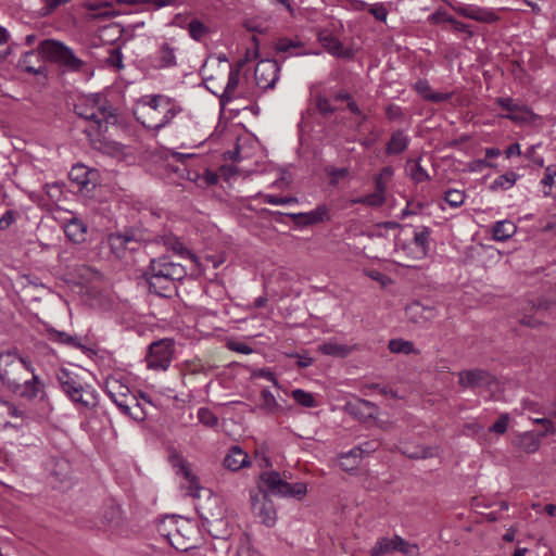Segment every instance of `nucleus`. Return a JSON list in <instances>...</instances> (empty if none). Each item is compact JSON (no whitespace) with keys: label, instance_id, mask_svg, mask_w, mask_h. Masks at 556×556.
Masks as SVG:
<instances>
[{"label":"nucleus","instance_id":"64","mask_svg":"<svg viewBox=\"0 0 556 556\" xmlns=\"http://www.w3.org/2000/svg\"><path fill=\"white\" fill-rule=\"evenodd\" d=\"M108 64L117 68L123 67V54L119 49H111L110 55L106 60Z\"/></svg>","mask_w":556,"mask_h":556},{"label":"nucleus","instance_id":"50","mask_svg":"<svg viewBox=\"0 0 556 556\" xmlns=\"http://www.w3.org/2000/svg\"><path fill=\"white\" fill-rule=\"evenodd\" d=\"M293 400L306 408H312L316 406V401L312 393L306 392L302 389H295L292 391Z\"/></svg>","mask_w":556,"mask_h":556},{"label":"nucleus","instance_id":"25","mask_svg":"<svg viewBox=\"0 0 556 556\" xmlns=\"http://www.w3.org/2000/svg\"><path fill=\"white\" fill-rule=\"evenodd\" d=\"M63 187L64 185L58 181L46 184L43 187L45 194L37 195V205L46 210L43 215H47L50 208L58 206L56 203L63 197Z\"/></svg>","mask_w":556,"mask_h":556},{"label":"nucleus","instance_id":"8","mask_svg":"<svg viewBox=\"0 0 556 556\" xmlns=\"http://www.w3.org/2000/svg\"><path fill=\"white\" fill-rule=\"evenodd\" d=\"M58 381L63 392L74 402L85 407H94L98 404V394L93 388L83 384L78 376L65 368L58 372Z\"/></svg>","mask_w":556,"mask_h":556},{"label":"nucleus","instance_id":"45","mask_svg":"<svg viewBox=\"0 0 556 556\" xmlns=\"http://www.w3.org/2000/svg\"><path fill=\"white\" fill-rule=\"evenodd\" d=\"M395 535L391 539L380 538L371 548V556H384L396 552Z\"/></svg>","mask_w":556,"mask_h":556},{"label":"nucleus","instance_id":"51","mask_svg":"<svg viewBox=\"0 0 556 556\" xmlns=\"http://www.w3.org/2000/svg\"><path fill=\"white\" fill-rule=\"evenodd\" d=\"M199 421L208 428H214L218 424V417L207 407H200L198 409Z\"/></svg>","mask_w":556,"mask_h":556},{"label":"nucleus","instance_id":"22","mask_svg":"<svg viewBox=\"0 0 556 556\" xmlns=\"http://www.w3.org/2000/svg\"><path fill=\"white\" fill-rule=\"evenodd\" d=\"M104 392L114 404L119 401L125 402V399H128V401L134 400V394H131L129 387L121 378L114 376L105 379Z\"/></svg>","mask_w":556,"mask_h":556},{"label":"nucleus","instance_id":"48","mask_svg":"<svg viewBox=\"0 0 556 556\" xmlns=\"http://www.w3.org/2000/svg\"><path fill=\"white\" fill-rule=\"evenodd\" d=\"M396 552L402 553L405 556H420V548L415 543H409L400 535H395Z\"/></svg>","mask_w":556,"mask_h":556},{"label":"nucleus","instance_id":"20","mask_svg":"<svg viewBox=\"0 0 556 556\" xmlns=\"http://www.w3.org/2000/svg\"><path fill=\"white\" fill-rule=\"evenodd\" d=\"M451 7L457 14L477 22L491 24L498 20V16L486 8L465 3H456Z\"/></svg>","mask_w":556,"mask_h":556},{"label":"nucleus","instance_id":"2","mask_svg":"<svg viewBox=\"0 0 556 556\" xmlns=\"http://www.w3.org/2000/svg\"><path fill=\"white\" fill-rule=\"evenodd\" d=\"M0 382L15 394L35 396V371L30 358L23 357L16 349L0 352Z\"/></svg>","mask_w":556,"mask_h":556},{"label":"nucleus","instance_id":"63","mask_svg":"<svg viewBox=\"0 0 556 556\" xmlns=\"http://www.w3.org/2000/svg\"><path fill=\"white\" fill-rule=\"evenodd\" d=\"M386 116L389 121H399L404 117V113L401 106L390 104L386 108Z\"/></svg>","mask_w":556,"mask_h":556},{"label":"nucleus","instance_id":"43","mask_svg":"<svg viewBox=\"0 0 556 556\" xmlns=\"http://www.w3.org/2000/svg\"><path fill=\"white\" fill-rule=\"evenodd\" d=\"M351 348L345 344H340L333 341H327L319 345V351L324 355H329L333 357H345L351 353Z\"/></svg>","mask_w":556,"mask_h":556},{"label":"nucleus","instance_id":"12","mask_svg":"<svg viewBox=\"0 0 556 556\" xmlns=\"http://www.w3.org/2000/svg\"><path fill=\"white\" fill-rule=\"evenodd\" d=\"M174 340L161 339L152 342L149 346V352L146 357L148 368L154 370H166L170 366L174 355Z\"/></svg>","mask_w":556,"mask_h":556},{"label":"nucleus","instance_id":"13","mask_svg":"<svg viewBox=\"0 0 556 556\" xmlns=\"http://www.w3.org/2000/svg\"><path fill=\"white\" fill-rule=\"evenodd\" d=\"M271 215L288 216L294 220L295 225L299 228H305L308 226H314L331 220L330 211L326 204H318L314 210L309 212L281 213L279 211H275L271 212Z\"/></svg>","mask_w":556,"mask_h":556},{"label":"nucleus","instance_id":"39","mask_svg":"<svg viewBox=\"0 0 556 556\" xmlns=\"http://www.w3.org/2000/svg\"><path fill=\"white\" fill-rule=\"evenodd\" d=\"M430 228L422 226L414 232V244L417 249V258H424L429 252Z\"/></svg>","mask_w":556,"mask_h":556},{"label":"nucleus","instance_id":"56","mask_svg":"<svg viewBox=\"0 0 556 556\" xmlns=\"http://www.w3.org/2000/svg\"><path fill=\"white\" fill-rule=\"evenodd\" d=\"M315 103L317 111L324 116H329L334 112V108L331 105L330 101L323 94L316 96Z\"/></svg>","mask_w":556,"mask_h":556},{"label":"nucleus","instance_id":"46","mask_svg":"<svg viewBox=\"0 0 556 556\" xmlns=\"http://www.w3.org/2000/svg\"><path fill=\"white\" fill-rule=\"evenodd\" d=\"M362 458L361 453L357 450L352 448L348 453L342 454L339 457V466L345 471H351L359 465Z\"/></svg>","mask_w":556,"mask_h":556},{"label":"nucleus","instance_id":"21","mask_svg":"<svg viewBox=\"0 0 556 556\" xmlns=\"http://www.w3.org/2000/svg\"><path fill=\"white\" fill-rule=\"evenodd\" d=\"M345 412L358 420H368L376 417L377 406L370 401L355 397L344 406Z\"/></svg>","mask_w":556,"mask_h":556},{"label":"nucleus","instance_id":"47","mask_svg":"<svg viewBox=\"0 0 556 556\" xmlns=\"http://www.w3.org/2000/svg\"><path fill=\"white\" fill-rule=\"evenodd\" d=\"M388 348L390 352L392 353H403V354H410L415 352L414 343L412 341H407L404 339H392L389 341Z\"/></svg>","mask_w":556,"mask_h":556},{"label":"nucleus","instance_id":"32","mask_svg":"<svg viewBox=\"0 0 556 556\" xmlns=\"http://www.w3.org/2000/svg\"><path fill=\"white\" fill-rule=\"evenodd\" d=\"M226 468L237 471L249 465L248 454L238 445L232 446L224 458Z\"/></svg>","mask_w":556,"mask_h":556},{"label":"nucleus","instance_id":"55","mask_svg":"<svg viewBox=\"0 0 556 556\" xmlns=\"http://www.w3.org/2000/svg\"><path fill=\"white\" fill-rule=\"evenodd\" d=\"M394 174V169L391 166L383 167L377 176L374 178L375 189H377V184L379 182L382 186V192L386 193L387 184L391 179Z\"/></svg>","mask_w":556,"mask_h":556},{"label":"nucleus","instance_id":"23","mask_svg":"<svg viewBox=\"0 0 556 556\" xmlns=\"http://www.w3.org/2000/svg\"><path fill=\"white\" fill-rule=\"evenodd\" d=\"M149 270L151 273L159 274V270H163L165 275L170 277H186L187 269L179 263L170 260L168 256H161L159 258H152L150 262Z\"/></svg>","mask_w":556,"mask_h":556},{"label":"nucleus","instance_id":"4","mask_svg":"<svg viewBox=\"0 0 556 556\" xmlns=\"http://www.w3.org/2000/svg\"><path fill=\"white\" fill-rule=\"evenodd\" d=\"M74 111L79 117L92 121L99 132L102 131L103 127L106 129L109 124L117 123L114 108L102 93H90L81 97L75 104Z\"/></svg>","mask_w":556,"mask_h":556},{"label":"nucleus","instance_id":"34","mask_svg":"<svg viewBox=\"0 0 556 556\" xmlns=\"http://www.w3.org/2000/svg\"><path fill=\"white\" fill-rule=\"evenodd\" d=\"M46 331L48 339L52 342L64 344L74 349L85 350V345L81 343V339L78 336H72L53 328H47Z\"/></svg>","mask_w":556,"mask_h":556},{"label":"nucleus","instance_id":"5","mask_svg":"<svg viewBox=\"0 0 556 556\" xmlns=\"http://www.w3.org/2000/svg\"><path fill=\"white\" fill-rule=\"evenodd\" d=\"M50 219L60 225L61 229H63L66 238L71 242L80 244L86 241L88 226L84 219L78 217L74 212L63 210L60 206H54L49 210L47 215H42L37 228Z\"/></svg>","mask_w":556,"mask_h":556},{"label":"nucleus","instance_id":"6","mask_svg":"<svg viewBox=\"0 0 556 556\" xmlns=\"http://www.w3.org/2000/svg\"><path fill=\"white\" fill-rule=\"evenodd\" d=\"M157 531L177 551H188L193 547V527L187 519L167 516L159 522Z\"/></svg>","mask_w":556,"mask_h":556},{"label":"nucleus","instance_id":"1","mask_svg":"<svg viewBox=\"0 0 556 556\" xmlns=\"http://www.w3.org/2000/svg\"><path fill=\"white\" fill-rule=\"evenodd\" d=\"M134 114L141 125L151 131L159 132L169 126L176 117L193 124L190 116L184 114L181 105L164 94H147L137 102Z\"/></svg>","mask_w":556,"mask_h":556},{"label":"nucleus","instance_id":"40","mask_svg":"<svg viewBox=\"0 0 556 556\" xmlns=\"http://www.w3.org/2000/svg\"><path fill=\"white\" fill-rule=\"evenodd\" d=\"M405 170L415 184H421L430 180L427 170L420 165V159H408L405 164Z\"/></svg>","mask_w":556,"mask_h":556},{"label":"nucleus","instance_id":"53","mask_svg":"<svg viewBox=\"0 0 556 556\" xmlns=\"http://www.w3.org/2000/svg\"><path fill=\"white\" fill-rule=\"evenodd\" d=\"M465 192L457 189H450L444 195L446 203L454 208L459 207L465 202Z\"/></svg>","mask_w":556,"mask_h":556},{"label":"nucleus","instance_id":"10","mask_svg":"<svg viewBox=\"0 0 556 556\" xmlns=\"http://www.w3.org/2000/svg\"><path fill=\"white\" fill-rule=\"evenodd\" d=\"M146 233L138 228H125L108 236L106 242L111 252L117 258H124L127 252H136L143 242H147Z\"/></svg>","mask_w":556,"mask_h":556},{"label":"nucleus","instance_id":"61","mask_svg":"<svg viewBox=\"0 0 556 556\" xmlns=\"http://www.w3.org/2000/svg\"><path fill=\"white\" fill-rule=\"evenodd\" d=\"M237 556H260V554L252 547L249 539L241 540Z\"/></svg>","mask_w":556,"mask_h":556},{"label":"nucleus","instance_id":"57","mask_svg":"<svg viewBox=\"0 0 556 556\" xmlns=\"http://www.w3.org/2000/svg\"><path fill=\"white\" fill-rule=\"evenodd\" d=\"M368 12L379 22H387V17L389 14L388 9L383 2H377L369 7Z\"/></svg>","mask_w":556,"mask_h":556},{"label":"nucleus","instance_id":"3","mask_svg":"<svg viewBox=\"0 0 556 556\" xmlns=\"http://www.w3.org/2000/svg\"><path fill=\"white\" fill-rule=\"evenodd\" d=\"M307 489H254L251 492L253 516L265 527L273 528L277 522L274 498L302 500Z\"/></svg>","mask_w":556,"mask_h":556},{"label":"nucleus","instance_id":"18","mask_svg":"<svg viewBox=\"0 0 556 556\" xmlns=\"http://www.w3.org/2000/svg\"><path fill=\"white\" fill-rule=\"evenodd\" d=\"M68 178L75 184L80 191L91 192L99 184L100 174L96 168H89L84 164H75L70 173Z\"/></svg>","mask_w":556,"mask_h":556},{"label":"nucleus","instance_id":"17","mask_svg":"<svg viewBox=\"0 0 556 556\" xmlns=\"http://www.w3.org/2000/svg\"><path fill=\"white\" fill-rule=\"evenodd\" d=\"M279 73L280 65L276 60H261L254 71L256 85L264 91L275 88Z\"/></svg>","mask_w":556,"mask_h":556},{"label":"nucleus","instance_id":"33","mask_svg":"<svg viewBox=\"0 0 556 556\" xmlns=\"http://www.w3.org/2000/svg\"><path fill=\"white\" fill-rule=\"evenodd\" d=\"M115 405L118 407L122 414L131 417L134 420L142 421L147 417V413L136 395H134L132 401L125 399V402L119 401L116 402Z\"/></svg>","mask_w":556,"mask_h":556},{"label":"nucleus","instance_id":"15","mask_svg":"<svg viewBox=\"0 0 556 556\" xmlns=\"http://www.w3.org/2000/svg\"><path fill=\"white\" fill-rule=\"evenodd\" d=\"M495 103L507 111V114L502 117L514 123H528L539 118V115L529 106L517 103L511 97H498L495 99Z\"/></svg>","mask_w":556,"mask_h":556},{"label":"nucleus","instance_id":"24","mask_svg":"<svg viewBox=\"0 0 556 556\" xmlns=\"http://www.w3.org/2000/svg\"><path fill=\"white\" fill-rule=\"evenodd\" d=\"M24 410L8 401L0 400V427L18 428L24 419Z\"/></svg>","mask_w":556,"mask_h":556},{"label":"nucleus","instance_id":"37","mask_svg":"<svg viewBox=\"0 0 556 556\" xmlns=\"http://www.w3.org/2000/svg\"><path fill=\"white\" fill-rule=\"evenodd\" d=\"M149 291L161 298H170L173 295L169 288L166 286V279L159 277L156 273L150 270L146 274Z\"/></svg>","mask_w":556,"mask_h":556},{"label":"nucleus","instance_id":"14","mask_svg":"<svg viewBox=\"0 0 556 556\" xmlns=\"http://www.w3.org/2000/svg\"><path fill=\"white\" fill-rule=\"evenodd\" d=\"M457 377L458 384L463 389H491L496 383L495 376L482 368L462 370Z\"/></svg>","mask_w":556,"mask_h":556},{"label":"nucleus","instance_id":"59","mask_svg":"<svg viewBox=\"0 0 556 556\" xmlns=\"http://www.w3.org/2000/svg\"><path fill=\"white\" fill-rule=\"evenodd\" d=\"M300 47H302L301 41L289 38H280L275 43V49L277 52H289L291 49Z\"/></svg>","mask_w":556,"mask_h":556},{"label":"nucleus","instance_id":"30","mask_svg":"<svg viewBox=\"0 0 556 556\" xmlns=\"http://www.w3.org/2000/svg\"><path fill=\"white\" fill-rule=\"evenodd\" d=\"M409 142L410 138L406 135L405 130L396 129L391 134L390 139L386 144V154L399 155L408 148Z\"/></svg>","mask_w":556,"mask_h":556},{"label":"nucleus","instance_id":"16","mask_svg":"<svg viewBox=\"0 0 556 556\" xmlns=\"http://www.w3.org/2000/svg\"><path fill=\"white\" fill-rule=\"evenodd\" d=\"M178 47L175 38L161 42L153 54L150 55L151 66L155 70H166L177 66Z\"/></svg>","mask_w":556,"mask_h":556},{"label":"nucleus","instance_id":"35","mask_svg":"<svg viewBox=\"0 0 556 556\" xmlns=\"http://www.w3.org/2000/svg\"><path fill=\"white\" fill-rule=\"evenodd\" d=\"M517 231V226L509 219H503L496 222L492 227V239L495 241H507Z\"/></svg>","mask_w":556,"mask_h":556},{"label":"nucleus","instance_id":"44","mask_svg":"<svg viewBox=\"0 0 556 556\" xmlns=\"http://www.w3.org/2000/svg\"><path fill=\"white\" fill-rule=\"evenodd\" d=\"M261 479L265 483V486H306L305 483H293L290 484L287 481H285L280 473L276 470L271 471H264L261 473Z\"/></svg>","mask_w":556,"mask_h":556},{"label":"nucleus","instance_id":"36","mask_svg":"<svg viewBox=\"0 0 556 556\" xmlns=\"http://www.w3.org/2000/svg\"><path fill=\"white\" fill-rule=\"evenodd\" d=\"M351 203L364 204L369 207H380L386 203V193L382 192V186L378 182L377 189H375L374 192L357 198H353L351 200Z\"/></svg>","mask_w":556,"mask_h":556},{"label":"nucleus","instance_id":"49","mask_svg":"<svg viewBox=\"0 0 556 556\" xmlns=\"http://www.w3.org/2000/svg\"><path fill=\"white\" fill-rule=\"evenodd\" d=\"M260 407L266 410L268 414H274L279 407L276 397L268 389H264L261 392Z\"/></svg>","mask_w":556,"mask_h":556},{"label":"nucleus","instance_id":"38","mask_svg":"<svg viewBox=\"0 0 556 556\" xmlns=\"http://www.w3.org/2000/svg\"><path fill=\"white\" fill-rule=\"evenodd\" d=\"M68 467V463L64 458L60 457H51L45 464V469L49 475L55 477V480L61 483L64 482L63 477L66 476Z\"/></svg>","mask_w":556,"mask_h":556},{"label":"nucleus","instance_id":"11","mask_svg":"<svg viewBox=\"0 0 556 556\" xmlns=\"http://www.w3.org/2000/svg\"><path fill=\"white\" fill-rule=\"evenodd\" d=\"M94 528L106 535H119L126 529V519L116 503L105 505L94 521Z\"/></svg>","mask_w":556,"mask_h":556},{"label":"nucleus","instance_id":"27","mask_svg":"<svg viewBox=\"0 0 556 556\" xmlns=\"http://www.w3.org/2000/svg\"><path fill=\"white\" fill-rule=\"evenodd\" d=\"M400 453L412 459H426L438 456V446H422L413 442H401L397 446Z\"/></svg>","mask_w":556,"mask_h":556},{"label":"nucleus","instance_id":"42","mask_svg":"<svg viewBox=\"0 0 556 556\" xmlns=\"http://www.w3.org/2000/svg\"><path fill=\"white\" fill-rule=\"evenodd\" d=\"M520 178V175L515 172H507L503 175H500L497 178L493 180V182L489 186L491 191H506L513 188L517 180Z\"/></svg>","mask_w":556,"mask_h":556},{"label":"nucleus","instance_id":"28","mask_svg":"<svg viewBox=\"0 0 556 556\" xmlns=\"http://www.w3.org/2000/svg\"><path fill=\"white\" fill-rule=\"evenodd\" d=\"M169 462L177 476H180L188 481L190 486H199L197 476L192 472L189 463L180 454L173 451L169 454Z\"/></svg>","mask_w":556,"mask_h":556},{"label":"nucleus","instance_id":"29","mask_svg":"<svg viewBox=\"0 0 556 556\" xmlns=\"http://www.w3.org/2000/svg\"><path fill=\"white\" fill-rule=\"evenodd\" d=\"M414 90L425 100L433 103H441L451 99V92H434L427 79H418L414 84Z\"/></svg>","mask_w":556,"mask_h":556},{"label":"nucleus","instance_id":"62","mask_svg":"<svg viewBox=\"0 0 556 556\" xmlns=\"http://www.w3.org/2000/svg\"><path fill=\"white\" fill-rule=\"evenodd\" d=\"M34 51H27L25 52L18 60L17 65L21 70L28 72V73H35V67L31 65L30 58L33 56Z\"/></svg>","mask_w":556,"mask_h":556},{"label":"nucleus","instance_id":"7","mask_svg":"<svg viewBox=\"0 0 556 556\" xmlns=\"http://www.w3.org/2000/svg\"><path fill=\"white\" fill-rule=\"evenodd\" d=\"M202 520L220 518L226 516V502L218 490L214 489H189L186 494Z\"/></svg>","mask_w":556,"mask_h":556},{"label":"nucleus","instance_id":"54","mask_svg":"<svg viewBox=\"0 0 556 556\" xmlns=\"http://www.w3.org/2000/svg\"><path fill=\"white\" fill-rule=\"evenodd\" d=\"M43 7L37 11L38 16H48L54 12L60 5L66 4L70 0H42Z\"/></svg>","mask_w":556,"mask_h":556},{"label":"nucleus","instance_id":"9","mask_svg":"<svg viewBox=\"0 0 556 556\" xmlns=\"http://www.w3.org/2000/svg\"><path fill=\"white\" fill-rule=\"evenodd\" d=\"M37 53L46 61L56 63L71 71H79L84 64L71 48L54 39L40 41L37 46Z\"/></svg>","mask_w":556,"mask_h":556},{"label":"nucleus","instance_id":"52","mask_svg":"<svg viewBox=\"0 0 556 556\" xmlns=\"http://www.w3.org/2000/svg\"><path fill=\"white\" fill-rule=\"evenodd\" d=\"M189 35L192 39L200 41L207 33L208 28L199 20H192L188 24Z\"/></svg>","mask_w":556,"mask_h":556},{"label":"nucleus","instance_id":"60","mask_svg":"<svg viewBox=\"0 0 556 556\" xmlns=\"http://www.w3.org/2000/svg\"><path fill=\"white\" fill-rule=\"evenodd\" d=\"M380 446V442L378 440H370L361 443L358 446L354 447L357 452L361 453V458L363 455H369L375 452Z\"/></svg>","mask_w":556,"mask_h":556},{"label":"nucleus","instance_id":"31","mask_svg":"<svg viewBox=\"0 0 556 556\" xmlns=\"http://www.w3.org/2000/svg\"><path fill=\"white\" fill-rule=\"evenodd\" d=\"M202 521L212 538L226 540L230 535L226 516H222L220 518L213 517L212 519H204Z\"/></svg>","mask_w":556,"mask_h":556},{"label":"nucleus","instance_id":"19","mask_svg":"<svg viewBox=\"0 0 556 556\" xmlns=\"http://www.w3.org/2000/svg\"><path fill=\"white\" fill-rule=\"evenodd\" d=\"M243 63V61H240L236 67H230L227 84L223 88L222 92H217L216 90L211 89L208 85L206 86L207 90L219 98V104L223 109L226 108L237 97L236 90L239 86L240 73Z\"/></svg>","mask_w":556,"mask_h":556},{"label":"nucleus","instance_id":"41","mask_svg":"<svg viewBox=\"0 0 556 556\" xmlns=\"http://www.w3.org/2000/svg\"><path fill=\"white\" fill-rule=\"evenodd\" d=\"M193 156V153H180L176 151L170 152V157L173 161L180 163V165L175 166L172 163H168V170L177 174L179 178L186 179L187 172H189V167L187 166L186 162Z\"/></svg>","mask_w":556,"mask_h":556},{"label":"nucleus","instance_id":"58","mask_svg":"<svg viewBox=\"0 0 556 556\" xmlns=\"http://www.w3.org/2000/svg\"><path fill=\"white\" fill-rule=\"evenodd\" d=\"M263 200L265 203L271 205H287L291 203H298V198L295 197H279L275 194H265Z\"/></svg>","mask_w":556,"mask_h":556},{"label":"nucleus","instance_id":"26","mask_svg":"<svg viewBox=\"0 0 556 556\" xmlns=\"http://www.w3.org/2000/svg\"><path fill=\"white\" fill-rule=\"evenodd\" d=\"M318 40L321 46L332 55L341 58V59H352L353 51L351 49L344 48L342 42L332 34L328 31H321L318 35Z\"/></svg>","mask_w":556,"mask_h":556}]
</instances>
